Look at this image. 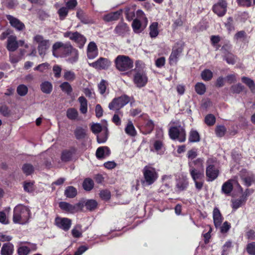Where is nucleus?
<instances>
[{
    "label": "nucleus",
    "mask_w": 255,
    "mask_h": 255,
    "mask_svg": "<svg viewBox=\"0 0 255 255\" xmlns=\"http://www.w3.org/2000/svg\"><path fill=\"white\" fill-rule=\"evenodd\" d=\"M30 217V211L25 206L19 205L13 210V221L14 223L25 224L27 223Z\"/></svg>",
    "instance_id": "nucleus-1"
},
{
    "label": "nucleus",
    "mask_w": 255,
    "mask_h": 255,
    "mask_svg": "<svg viewBox=\"0 0 255 255\" xmlns=\"http://www.w3.org/2000/svg\"><path fill=\"white\" fill-rule=\"evenodd\" d=\"M33 43L37 44V50L39 55L42 58L46 55L47 50L50 46V42L40 34H36L33 37Z\"/></svg>",
    "instance_id": "nucleus-2"
},
{
    "label": "nucleus",
    "mask_w": 255,
    "mask_h": 255,
    "mask_svg": "<svg viewBox=\"0 0 255 255\" xmlns=\"http://www.w3.org/2000/svg\"><path fill=\"white\" fill-rule=\"evenodd\" d=\"M189 172L190 175L194 181L196 188L200 191L202 189L204 182V170H197L195 167L191 166L189 163Z\"/></svg>",
    "instance_id": "nucleus-3"
},
{
    "label": "nucleus",
    "mask_w": 255,
    "mask_h": 255,
    "mask_svg": "<svg viewBox=\"0 0 255 255\" xmlns=\"http://www.w3.org/2000/svg\"><path fill=\"white\" fill-rule=\"evenodd\" d=\"M116 67L120 71H126L132 68L133 62L128 56L119 55L115 59Z\"/></svg>",
    "instance_id": "nucleus-4"
},
{
    "label": "nucleus",
    "mask_w": 255,
    "mask_h": 255,
    "mask_svg": "<svg viewBox=\"0 0 255 255\" xmlns=\"http://www.w3.org/2000/svg\"><path fill=\"white\" fill-rule=\"evenodd\" d=\"M62 49L63 57H67L72 53L73 49H76L74 48L70 42L63 43L62 42H56L52 46V53L54 57H59L58 50Z\"/></svg>",
    "instance_id": "nucleus-5"
},
{
    "label": "nucleus",
    "mask_w": 255,
    "mask_h": 255,
    "mask_svg": "<svg viewBox=\"0 0 255 255\" xmlns=\"http://www.w3.org/2000/svg\"><path fill=\"white\" fill-rule=\"evenodd\" d=\"M144 180L142 183L145 185L152 184L158 178V173L155 169L151 166H145L142 170Z\"/></svg>",
    "instance_id": "nucleus-6"
},
{
    "label": "nucleus",
    "mask_w": 255,
    "mask_h": 255,
    "mask_svg": "<svg viewBox=\"0 0 255 255\" xmlns=\"http://www.w3.org/2000/svg\"><path fill=\"white\" fill-rule=\"evenodd\" d=\"M171 139L177 140L180 142H184L186 138V134L184 127L180 125L171 127L168 131Z\"/></svg>",
    "instance_id": "nucleus-7"
},
{
    "label": "nucleus",
    "mask_w": 255,
    "mask_h": 255,
    "mask_svg": "<svg viewBox=\"0 0 255 255\" xmlns=\"http://www.w3.org/2000/svg\"><path fill=\"white\" fill-rule=\"evenodd\" d=\"M130 101L129 97L127 95L122 96L121 97L114 98L109 104V108L110 110L115 111L119 114L121 112L119 110L124 107Z\"/></svg>",
    "instance_id": "nucleus-8"
},
{
    "label": "nucleus",
    "mask_w": 255,
    "mask_h": 255,
    "mask_svg": "<svg viewBox=\"0 0 255 255\" xmlns=\"http://www.w3.org/2000/svg\"><path fill=\"white\" fill-rule=\"evenodd\" d=\"M64 36L65 37H68L70 40L76 43L79 48L83 47L87 40L84 35L77 31L74 32L71 31L66 32L64 33Z\"/></svg>",
    "instance_id": "nucleus-9"
},
{
    "label": "nucleus",
    "mask_w": 255,
    "mask_h": 255,
    "mask_svg": "<svg viewBox=\"0 0 255 255\" xmlns=\"http://www.w3.org/2000/svg\"><path fill=\"white\" fill-rule=\"evenodd\" d=\"M59 207L63 210L70 213H74L82 210L83 204L78 203L74 205L70 204L66 202H61L59 204Z\"/></svg>",
    "instance_id": "nucleus-10"
},
{
    "label": "nucleus",
    "mask_w": 255,
    "mask_h": 255,
    "mask_svg": "<svg viewBox=\"0 0 255 255\" xmlns=\"http://www.w3.org/2000/svg\"><path fill=\"white\" fill-rule=\"evenodd\" d=\"M227 2L225 0H219L212 7L213 12L220 17L223 16L227 10Z\"/></svg>",
    "instance_id": "nucleus-11"
},
{
    "label": "nucleus",
    "mask_w": 255,
    "mask_h": 255,
    "mask_svg": "<svg viewBox=\"0 0 255 255\" xmlns=\"http://www.w3.org/2000/svg\"><path fill=\"white\" fill-rule=\"evenodd\" d=\"M89 65L98 70L108 69L111 65V61L107 58L100 57L96 61Z\"/></svg>",
    "instance_id": "nucleus-12"
},
{
    "label": "nucleus",
    "mask_w": 255,
    "mask_h": 255,
    "mask_svg": "<svg viewBox=\"0 0 255 255\" xmlns=\"http://www.w3.org/2000/svg\"><path fill=\"white\" fill-rule=\"evenodd\" d=\"M182 50L183 48L181 45H177L173 47L169 58L170 65L176 64Z\"/></svg>",
    "instance_id": "nucleus-13"
},
{
    "label": "nucleus",
    "mask_w": 255,
    "mask_h": 255,
    "mask_svg": "<svg viewBox=\"0 0 255 255\" xmlns=\"http://www.w3.org/2000/svg\"><path fill=\"white\" fill-rule=\"evenodd\" d=\"M6 18L10 25L17 31H22L25 28L24 24L18 18L9 14L6 15Z\"/></svg>",
    "instance_id": "nucleus-14"
},
{
    "label": "nucleus",
    "mask_w": 255,
    "mask_h": 255,
    "mask_svg": "<svg viewBox=\"0 0 255 255\" xmlns=\"http://www.w3.org/2000/svg\"><path fill=\"white\" fill-rule=\"evenodd\" d=\"M56 225L65 231H67L71 227V220L66 218L57 217L55 220Z\"/></svg>",
    "instance_id": "nucleus-15"
},
{
    "label": "nucleus",
    "mask_w": 255,
    "mask_h": 255,
    "mask_svg": "<svg viewBox=\"0 0 255 255\" xmlns=\"http://www.w3.org/2000/svg\"><path fill=\"white\" fill-rule=\"evenodd\" d=\"M219 173V170L212 164H209L206 170V175L208 178V181H213L216 179Z\"/></svg>",
    "instance_id": "nucleus-16"
},
{
    "label": "nucleus",
    "mask_w": 255,
    "mask_h": 255,
    "mask_svg": "<svg viewBox=\"0 0 255 255\" xmlns=\"http://www.w3.org/2000/svg\"><path fill=\"white\" fill-rule=\"evenodd\" d=\"M98 55V49L95 42H90L87 48V56L89 59H93Z\"/></svg>",
    "instance_id": "nucleus-17"
},
{
    "label": "nucleus",
    "mask_w": 255,
    "mask_h": 255,
    "mask_svg": "<svg viewBox=\"0 0 255 255\" xmlns=\"http://www.w3.org/2000/svg\"><path fill=\"white\" fill-rule=\"evenodd\" d=\"M147 81V78L142 71L136 72L134 77V82L137 87H143Z\"/></svg>",
    "instance_id": "nucleus-18"
},
{
    "label": "nucleus",
    "mask_w": 255,
    "mask_h": 255,
    "mask_svg": "<svg viewBox=\"0 0 255 255\" xmlns=\"http://www.w3.org/2000/svg\"><path fill=\"white\" fill-rule=\"evenodd\" d=\"M74 133L76 138L78 140H85L88 137L87 127H77L74 130Z\"/></svg>",
    "instance_id": "nucleus-19"
},
{
    "label": "nucleus",
    "mask_w": 255,
    "mask_h": 255,
    "mask_svg": "<svg viewBox=\"0 0 255 255\" xmlns=\"http://www.w3.org/2000/svg\"><path fill=\"white\" fill-rule=\"evenodd\" d=\"M16 37L14 35H10L7 40L6 48L9 51L13 52L18 48V41Z\"/></svg>",
    "instance_id": "nucleus-20"
},
{
    "label": "nucleus",
    "mask_w": 255,
    "mask_h": 255,
    "mask_svg": "<svg viewBox=\"0 0 255 255\" xmlns=\"http://www.w3.org/2000/svg\"><path fill=\"white\" fill-rule=\"evenodd\" d=\"M29 245V247L21 246L18 248L17 254L18 255H27L30 251H35L36 249L35 244H31L29 242H25Z\"/></svg>",
    "instance_id": "nucleus-21"
},
{
    "label": "nucleus",
    "mask_w": 255,
    "mask_h": 255,
    "mask_svg": "<svg viewBox=\"0 0 255 255\" xmlns=\"http://www.w3.org/2000/svg\"><path fill=\"white\" fill-rule=\"evenodd\" d=\"M122 13V10L109 13L104 16V20L107 22L118 20Z\"/></svg>",
    "instance_id": "nucleus-22"
},
{
    "label": "nucleus",
    "mask_w": 255,
    "mask_h": 255,
    "mask_svg": "<svg viewBox=\"0 0 255 255\" xmlns=\"http://www.w3.org/2000/svg\"><path fill=\"white\" fill-rule=\"evenodd\" d=\"M213 220L216 228L220 227L223 220L221 214L219 210L217 208H214L213 210Z\"/></svg>",
    "instance_id": "nucleus-23"
},
{
    "label": "nucleus",
    "mask_w": 255,
    "mask_h": 255,
    "mask_svg": "<svg viewBox=\"0 0 255 255\" xmlns=\"http://www.w3.org/2000/svg\"><path fill=\"white\" fill-rule=\"evenodd\" d=\"M78 203H82V209L85 206L87 209L90 211L94 210L97 206V202L94 200H82Z\"/></svg>",
    "instance_id": "nucleus-24"
},
{
    "label": "nucleus",
    "mask_w": 255,
    "mask_h": 255,
    "mask_svg": "<svg viewBox=\"0 0 255 255\" xmlns=\"http://www.w3.org/2000/svg\"><path fill=\"white\" fill-rule=\"evenodd\" d=\"M13 250V246L11 243H5L1 249L0 254L1 255H12Z\"/></svg>",
    "instance_id": "nucleus-25"
},
{
    "label": "nucleus",
    "mask_w": 255,
    "mask_h": 255,
    "mask_svg": "<svg viewBox=\"0 0 255 255\" xmlns=\"http://www.w3.org/2000/svg\"><path fill=\"white\" fill-rule=\"evenodd\" d=\"M188 181L186 178H180L177 181L176 185V191L180 192L185 190L188 186Z\"/></svg>",
    "instance_id": "nucleus-26"
},
{
    "label": "nucleus",
    "mask_w": 255,
    "mask_h": 255,
    "mask_svg": "<svg viewBox=\"0 0 255 255\" xmlns=\"http://www.w3.org/2000/svg\"><path fill=\"white\" fill-rule=\"evenodd\" d=\"M110 154V150L107 146L100 147L96 151V156L98 158H104Z\"/></svg>",
    "instance_id": "nucleus-27"
},
{
    "label": "nucleus",
    "mask_w": 255,
    "mask_h": 255,
    "mask_svg": "<svg viewBox=\"0 0 255 255\" xmlns=\"http://www.w3.org/2000/svg\"><path fill=\"white\" fill-rule=\"evenodd\" d=\"M128 30V27L127 24L124 22L119 23L115 29V32L119 35L124 34Z\"/></svg>",
    "instance_id": "nucleus-28"
},
{
    "label": "nucleus",
    "mask_w": 255,
    "mask_h": 255,
    "mask_svg": "<svg viewBox=\"0 0 255 255\" xmlns=\"http://www.w3.org/2000/svg\"><path fill=\"white\" fill-rule=\"evenodd\" d=\"M108 136V129L107 127H104L103 131L100 134L97 136V141L99 143H104L106 141Z\"/></svg>",
    "instance_id": "nucleus-29"
},
{
    "label": "nucleus",
    "mask_w": 255,
    "mask_h": 255,
    "mask_svg": "<svg viewBox=\"0 0 255 255\" xmlns=\"http://www.w3.org/2000/svg\"><path fill=\"white\" fill-rule=\"evenodd\" d=\"M233 180H229L225 182L222 187V192L226 194H229L233 189V185L232 182Z\"/></svg>",
    "instance_id": "nucleus-30"
},
{
    "label": "nucleus",
    "mask_w": 255,
    "mask_h": 255,
    "mask_svg": "<svg viewBox=\"0 0 255 255\" xmlns=\"http://www.w3.org/2000/svg\"><path fill=\"white\" fill-rule=\"evenodd\" d=\"M77 194V190L73 186H70L66 187L64 191V195L69 198H74Z\"/></svg>",
    "instance_id": "nucleus-31"
},
{
    "label": "nucleus",
    "mask_w": 255,
    "mask_h": 255,
    "mask_svg": "<svg viewBox=\"0 0 255 255\" xmlns=\"http://www.w3.org/2000/svg\"><path fill=\"white\" fill-rule=\"evenodd\" d=\"M52 84L48 81H45L40 84V89L42 92L45 94H50L52 90Z\"/></svg>",
    "instance_id": "nucleus-32"
},
{
    "label": "nucleus",
    "mask_w": 255,
    "mask_h": 255,
    "mask_svg": "<svg viewBox=\"0 0 255 255\" xmlns=\"http://www.w3.org/2000/svg\"><path fill=\"white\" fill-rule=\"evenodd\" d=\"M78 101L80 104V111L81 113L85 114L87 112V100L83 96L78 98Z\"/></svg>",
    "instance_id": "nucleus-33"
},
{
    "label": "nucleus",
    "mask_w": 255,
    "mask_h": 255,
    "mask_svg": "<svg viewBox=\"0 0 255 255\" xmlns=\"http://www.w3.org/2000/svg\"><path fill=\"white\" fill-rule=\"evenodd\" d=\"M247 200V198L246 197H242L241 199H232L231 200L232 202V207L234 210H237L241 205L246 202Z\"/></svg>",
    "instance_id": "nucleus-34"
},
{
    "label": "nucleus",
    "mask_w": 255,
    "mask_h": 255,
    "mask_svg": "<svg viewBox=\"0 0 255 255\" xmlns=\"http://www.w3.org/2000/svg\"><path fill=\"white\" fill-rule=\"evenodd\" d=\"M158 23L156 22H153L149 26V35L151 38L156 37L159 33L158 30Z\"/></svg>",
    "instance_id": "nucleus-35"
},
{
    "label": "nucleus",
    "mask_w": 255,
    "mask_h": 255,
    "mask_svg": "<svg viewBox=\"0 0 255 255\" xmlns=\"http://www.w3.org/2000/svg\"><path fill=\"white\" fill-rule=\"evenodd\" d=\"M67 61L70 63L76 62L79 59V52L77 49H73L71 55L68 56Z\"/></svg>",
    "instance_id": "nucleus-36"
},
{
    "label": "nucleus",
    "mask_w": 255,
    "mask_h": 255,
    "mask_svg": "<svg viewBox=\"0 0 255 255\" xmlns=\"http://www.w3.org/2000/svg\"><path fill=\"white\" fill-rule=\"evenodd\" d=\"M70 9L65 6L60 7L57 11L59 19L61 20H64L68 15Z\"/></svg>",
    "instance_id": "nucleus-37"
},
{
    "label": "nucleus",
    "mask_w": 255,
    "mask_h": 255,
    "mask_svg": "<svg viewBox=\"0 0 255 255\" xmlns=\"http://www.w3.org/2000/svg\"><path fill=\"white\" fill-rule=\"evenodd\" d=\"M224 59L229 64H234L236 62V57L233 54L227 52L224 53Z\"/></svg>",
    "instance_id": "nucleus-38"
},
{
    "label": "nucleus",
    "mask_w": 255,
    "mask_h": 255,
    "mask_svg": "<svg viewBox=\"0 0 255 255\" xmlns=\"http://www.w3.org/2000/svg\"><path fill=\"white\" fill-rule=\"evenodd\" d=\"M83 188L86 191L91 190L94 187V182L90 178H86L83 183Z\"/></svg>",
    "instance_id": "nucleus-39"
},
{
    "label": "nucleus",
    "mask_w": 255,
    "mask_h": 255,
    "mask_svg": "<svg viewBox=\"0 0 255 255\" xmlns=\"http://www.w3.org/2000/svg\"><path fill=\"white\" fill-rule=\"evenodd\" d=\"M200 140V136L196 130H191L189 133V141L191 142H198Z\"/></svg>",
    "instance_id": "nucleus-40"
},
{
    "label": "nucleus",
    "mask_w": 255,
    "mask_h": 255,
    "mask_svg": "<svg viewBox=\"0 0 255 255\" xmlns=\"http://www.w3.org/2000/svg\"><path fill=\"white\" fill-rule=\"evenodd\" d=\"M227 129L224 126H217L215 128L216 135L219 137H223L226 132Z\"/></svg>",
    "instance_id": "nucleus-41"
},
{
    "label": "nucleus",
    "mask_w": 255,
    "mask_h": 255,
    "mask_svg": "<svg viewBox=\"0 0 255 255\" xmlns=\"http://www.w3.org/2000/svg\"><path fill=\"white\" fill-rule=\"evenodd\" d=\"M60 87L63 92L67 93L68 95L70 94L72 92V88L70 84L67 82L62 83L60 85Z\"/></svg>",
    "instance_id": "nucleus-42"
},
{
    "label": "nucleus",
    "mask_w": 255,
    "mask_h": 255,
    "mask_svg": "<svg viewBox=\"0 0 255 255\" xmlns=\"http://www.w3.org/2000/svg\"><path fill=\"white\" fill-rule=\"evenodd\" d=\"M244 86L240 83L232 85L230 90L234 94H239L244 90Z\"/></svg>",
    "instance_id": "nucleus-43"
},
{
    "label": "nucleus",
    "mask_w": 255,
    "mask_h": 255,
    "mask_svg": "<svg viewBox=\"0 0 255 255\" xmlns=\"http://www.w3.org/2000/svg\"><path fill=\"white\" fill-rule=\"evenodd\" d=\"M242 81L249 87L252 92H253L255 89V85L254 82L250 78L246 77H243L242 78Z\"/></svg>",
    "instance_id": "nucleus-44"
},
{
    "label": "nucleus",
    "mask_w": 255,
    "mask_h": 255,
    "mask_svg": "<svg viewBox=\"0 0 255 255\" xmlns=\"http://www.w3.org/2000/svg\"><path fill=\"white\" fill-rule=\"evenodd\" d=\"M22 170L25 175H29L33 172L34 167L30 164L25 163L22 166Z\"/></svg>",
    "instance_id": "nucleus-45"
},
{
    "label": "nucleus",
    "mask_w": 255,
    "mask_h": 255,
    "mask_svg": "<svg viewBox=\"0 0 255 255\" xmlns=\"http://www.w3.org/2000/svg\"><path fill=\"white\" fill-rule=\"evenodd\" d=\"M195 90L199 95H203L206 92L205 85L202 83H198L195 86Z\"/></svg>",
    "instance_id": "nucleus-46"
},
{
    "label": "nucleus",
    "mask_w": 255,
    "mask_h": 255,
    "mask_svg": "<svg viewBox=\"0 0 255 255\" xmlns=\"http://www.w3.org/2000/svg\"><path fill=\"white\" fill-rule=\"evenodd\" d=\"M201 77L204 81H209L213 77V73L209 69L204 70L201 73Z\"/></svg>",
    "instance_id": "nucleus-47"
},
{
    "label": "nucleus",
    "mask_w": 255,
    "mask_h": 255,
    "mask_svg": "<svg viewBox=\"0 0 255 255\" xmlns=\"http://www.w3.org/2000/svg\"><path fill=\"white\" fill-rule=\"evenodd\" d=\"M125 131L127 134L131 136H134L136 134L135 128L131 122L128 124L125 128Z\"/></svg>",
    "instance_id": "nucleus-48"
},
{
    "label": "nucleus",
    "mask_w": 255,
    "mask_h": 255,
    "mask_svg": "<svg viewBox=\"0 0 255 255\" xmlns=\"http://www.w3.org/2000/svg\"><path fill=\"white\" fill-rule=\"evenodd\" d=\"M78 115V113L77 111L74 108L69 109L67 111V116L70 120L76 119Z\"/></svg>",
    "instance_id": "nucleus-49"
},
{
    "label": "nucleus",
    "mask_w": 255,
    "mask_h": 255,
    "mask_svg": "<svg viewBox=\"0 0 255 255\" xmlns=\"http://www.w3.org/2000/svg\"><path fill=\"white\" fill-rule=\"evenodd\" d=\"M215 122V117L212 114H208L205 118V123L209 126L214 125Z\"/></svg>",
    "instance_id": "nucleus-50"
},
{
    "label": "nucleus",
    "mask_w": 255,
    "mask_h": 255,
    "mask_svg": "<svg viewBox=\"0 0 255 255\" xmlns=\"http://www.w3.org/2000/svg\"><path fill=\"white\" fill-rule=\"evenodd\" d=\"M16 91L19 96H24L27 94L28 88L25 85L21 84L17 87Z\"/></svg>",
    "instance_id": "nucleus-51"
},
{
    "label": "nucleus",
    "mask_w": 255,
    "mask_h": 255,
    "mask_svg": "<svg viewBox=\"0 0 255 255\" xmlns=\"http://www.w3.org/2000/svg\"><path fill=\"white\" fill-rule=\"evenodd\" d=\"M81 226L76 225L71 231L72 235L74 238H79L82 236V232L80 231Z\"/></svg>",
    "instance_id": "nucleus-52"
},
{
    "label": "nucleus",
    "mask_w": 255,
    "mask_h": 255,
    "mask_svg": "<svg viewBox=\"0 0 255 255\" xmlns=\"http://www.w3.org/2000/svg\"><path fill=\"white\" fill-rule=\"evenodd\" d=\"M99 195L103 200L108 201L111 198V192L107 189L101 190L100 192Z\"/></svg>",
    "instance_id": "nucleus-53"
},
{
    "label": "nucleus",
    "mask_w": 255,
    "mask_h": 255,
    "mask_svg": "<svg viewBox=\"0 0 255 255\" xmlns=\"http://www.w3.org/2000/svg\"><path fill=\"white\" fill-rule=\"evenodd\" d=\"M72 156V152L70 150L64 151L61 155V160L66 162L71 160Z\"/></svg>",
    "instance_id": "nucleus-54"
},
{
    "label": "nucleus",
    "mask_w": 255,
    "mask_h": 255,
    "mask_svg": "<svg viewBox=\"0 0 255 255\" xmlns=\"http://www.w3.org/2000/svg\"><path fill=\"white\" fill-rule=\"evenodd\" d=\"M107 85V81L104 80H102L98 84V89L101 94L103 95L105 93Z\"/></svg>",
    "instance_id": "nucleus-55"
},
{
    "label": "nucleus",
    "mask_w": 255,
    "mask_h": 255,
    "mask_svg": "<svg viewBox=\"0 0 255 255\" xmlns=\"http://www.w3.org/2000/svg\"><path fill=\"white\" fill-rule=\"evenodd\" d=\"M0 113L5 117H8L11 115V111L5 105H3L0 107Z\"/></svg>",
    "instance_id": "nucleus-56"
},
{
    "label": "nucleus",
    "mask_w": 255,
    "mask_h": 255,
    "mask_svg": "<svg viewBox=\"0 0 255 255\" xmlns=\"http://www.w3.org/2000/svg\"><path fill=\"white\" fill-rule=\"evenodd\" d=\"M63 77L65 80L69 81H72L75 79V73L71 71H65Z\"/></svg>",
    "instance_id": "nucleus-57"
},
{
    "label": "nucleus",
    "mask_w": 255,
    "mask_h": 255,
    "mask_svg": "<svg viewBox=\"0 0 255 255\" xmlns=\"http://www.w3.org/2000/svg\"><path fill=\"white\" fill-rule=\"evenodd\" d=\"M247 252L251 255H255V242L249 243L247 246Z\"/></svg>",
    "instance_id": "nucleus-58"
},
{
    "label": "nucleus",
    "mask_w": 255,
    "mask_h": 255,
    "mask_svg": "<svg viewBox=\"0 0 255 255\" xmlns=\"http://www.w3.org/2000/svg\"><path fill=\"white\" fill-rule=\"evenodd\" d=\"M23 188L25 192L31 193L34 190L33 183L31 182H25Z\"/></svg>",
    "instance_id": "nucleus-59"
},
{
    "label": "nucleus",
    "mask_w": 255,
    "mask_h": 255,
    "mask_svg": "<svg viewBox=\"0 0 255 255\" xmlns=\"http://www.w3.org/2000/svg\"><path fill=\"white\" fill-rule=\"evenodd\" d=\"M65 3L66 7L70 10L74 9L77 4L76 0H65Z\"/></svg>",
    "instance_id": "nucleus-60"
},
{
    "label": "nucleus",
    "mask_w": 255,
    "mask_h": 255,
    "mask_svg": "<svg viewBox=\"0 0 255 255\" xmlns=\"http://www.w3.org/2000/svg\"><path fill=\"white\" fill-rule=\"evenodd\" d=\"M132 27L135 32H139L141 27L140 20L137 19H135L132 22Z\"/></svg>",
    "instance_id": "nucleus-61"
},
{
    "label": "nucleus",
    "mask_w": 255,
    "mask_h": 255,
    "mask_svg": "<svg viewBox=\"0 0 255 255\" xmlns=\"http://www.w3.org/2000/svg\"><path fill=\"white\" fill-rule=\"evenodd\" d=\"M21 59V55H18L13 53L9 54V61L12 64H16Z\"/></svg>",
    "instance_id": "nucleus-62"
},
{
    "label": "nucleus",
    "mask_w": 255,
    "mask_h": 255,
    "mask_svg": "<svg viewBox=\"0 0 255 255\" xmlns=\"http://www.w3.org/2000/svg\"><path fill=\"white\" fill-rule=\"evenodd\" d=\"M232 244L231 242L228 241L224 245L222 255H227L228 254L229 249L232 247Z\"/></svg>",
    "instance_id": "nucleus-63"
},
{
    "label": "nucleus",
    "mask_w": 255,
    "mask_h": 255,
    "mask_svg": "<svg viewBox=\"0 0 255 255\" xmlns=\"http://www.w3.org/2000/svg\"><path fill=\"white\" fill-rule=\"evenodd\" d=\"M103 128H102L100 124H95L91 126V130L94 133H98L102 132Z\"/></svg>",
    "instance_id": "nucleus-64"
}]
</instances>
